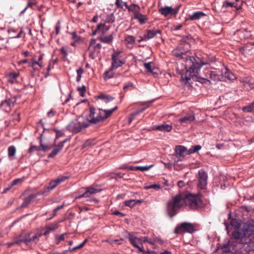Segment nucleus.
Masks as SVG:
<instances>
[{
	"label": "nucleus",
	"mask_w": 254,
	"mask_h": 254,
	"mask_svg": "<svg viewBox=\"0 0 254 254\" xmlns=\"http://www.w3.org/2000/svg\"><path fill=\"white\" fill-rule=\"evenodd\" d=\"M37 64H38L37 63V61L34 59H32V62L28 63V66L31 67L33 68L34 69H35L34 66L35 65H36Z\"/></svg>",
	"instance_id": "6e6d98bb"
},
{
	"label": "nucleus",
	"mask_w": 254,
	"mask_h": 254,
	"mask_svg": "<svg viewBox=\"0 0 254 254\" xmlns=\"http://www.w3.org/2000/svg\"><path fill=\"white\" fill-rule=\"evenodd\" d=\"M161 32V30L159 29H154L153 30H148L146 32V34L144 35V39L148 40L154 37L157 34H160Z\"/></svg>",
	"instance_id": "6ab92c4d"
},
{
	"label": "nucleus",
	"mask_w": 254,
	"mask_h": 254,
	"mask_svg": "<svg viewBox=\"0 0 254 254\" xmlns=\"http://www.w3.org/2000/svg\"><path fill=\"white\" fill-rule=\"evenodd\" d=\"M56 147L52 152L48 155V158H54L56 156L62 149L63 143H58L57 145L54 144Z\"/></svg>",
	"instance_id": "4be33fe9"
},
{
	"label": "nucleus",
	"mask_w": 254,
	"mask_h": 254,
	"mask_svg": "<svg viewBox=\"0 0 254 254\" xmlns=\"http://www.w3.org/2000/svg\"><path fill=\"white\" fill-rule=\"evenodd\" d=\"M106 20L109 23H113L115 21V18L113 16V15L111 14L110 15L108 16Z\"/></svg>",
	"instance_id": "5fc2aeb1"
},
{
	"label": "nucleus",
	"mask_w": 254,
	"mask_h": 254,
	"mask_svg": "<svg viewBox=\"0 0 254 254\" xmlns=\"http://www.w3.org/2000/svg\"><path fill=\"white\" fill-rule=\"evenodd\" d=\"M120 53H121L120 51L114 52V53L112 55V59H117V58H119L118 56Z\"/></svg>",
	"instance_id": "13d9d810"
},
{
	"label": "nucleus",
	"mask_w": 254,
	"mask_h": 254,
	"mask_svg": "<svg viewBox=\"0 0 254 254\" xmlns=\"http://www.w3.org/2000/svg\"><path fill=\"white\" fill-rule=\"evenodd\" d=\"M206 14L202 11H196L193 12L191 15H190L188 18V20H199L200 18L206 16Z\"/></svg>",
	"instance_id": "aec40b11"
},
{
	"label": "nucleus",
	"mask_w": 254,
	"mask_h": 254,
	"mask_svg": "<svg viewBox=\"0 0 254 254\" xmlns=\"http://www.w3.org/2000/svg\"><path fill=\"white\" fill-rule=\"evenodd\" d=\"M144 67L145 68L146 71L147 72H152L153 71L152 66L153 64L151 62H149L148 63H144L143 64Z\"/></svg>",
	"instance_id": "ea45409f"
},
{
	"label": "nucleus",
	"mask_w": 254,
	"mask_h": 254,
	"mask_svg": "<svg viewBox=\"0 0 254 254\" xmlns=\"http://www.w3.org/2000/svg\"><path fill=\"white\" fill-rule=\"evenodd\" d=\"M134 17L135 19H137L141 24H143L147 20V17L139 12V11H135L134 12Z\"/></svg>",
	"instance_id": "a878e982"
},
{
	"label": "nucleus",
	"mask_w": 254,
	"mask_h": 254,
	"mask_svg": "<svg viewBox=\"0 0 254 254\" xmlns=\"http://www.w3.org/2000/svg\"><path fill=\"white\" fill-rule=\"evenodd\" d=\"M224 76L230 80H234L236 78L235 75L231 72L228 68L225 69L224 73Z\"/></svg>",
	"instance_id": "72a5a7b5"
},
{
	"label": "nucleus",
	"mask_w": 254,
	"mask_h": 254,
	"mask_svg": "<svg viewBox=\"0 0 254 254\" xmlns=\"http://www.w3.org/2000/svg\"><path fill=\"white\" fill-rule=\"evenodd\" d=\"M144 189L146 190L151 189H155V190H158L160 189V185L158 184H153L150 186H145L144 187Z\"/></svg>",
	"instance_id": "c03bdc74"
},
{
	"label": "nucleus",
	"mask_w": 254,
	"mask_h": 254,
	"mask_svg": "<svg viewBox=\"0 0 254 254\" xmlns=\"http://www.w3.org/2000/svg\"><path fill=\"white\" fill-rule=\"evenodd\" d=\"M140 7L138 5L135 4H132L129 6L128 11H132L134 13L135 11H138Z\"/></svg>",
	"instance_id": "37998d69"
},
{
	"label": "nucleus",
	"mask_w": 254,
	"mask_h": 254,
	"mask_svg": "<svg viewBox=\"0 0 254 254\" xmlns=\"http://www.w3.org/2000/svg\"><path fill=\"white\" fill-rule=\"evenodd\" d=\"M28 63V59H24V60H21L20 61H19L18 62V64L19 65H21L23 64H25V63Z\"/></svg>",
	"instance_id": "774afa93"
},
{
	"label": "nucleus",
	"mask_w": 254,
	"mask_h": 254,
	"mask_svg": "<svg viewBox=\"0 0 254 254\" xmlns=\"http://www.w3.org/2000/svg\"><path fill=\"white\" fill-rule=\"evenodd\" d=\"M113 70H111V67H110V69H109V70L106 71L104 73V75L105 76V77L108 78H111L113 77V74L112 72V71Z\"/></svg>",
	"instance_id": "3c124183"
},
{
	"label": "nucleus",
	"mask_w": 254,
	"mask_h": 254,
	"mask_svg": "<svg viewBox=\"0 0 254 254\" xmlns=\"http://www.w3.org/2000/svg\"><path fill=\"white\" fill-rule=\"evenodd\" d=\"M244 233L242 241L250 243V249L254 250V221L246 222L244 225Z\"/></svg>",
	"instance_id": "20e7f679"
},
{
	"label": "nucleus",
	"mask_w": 254,
	"mask_h": 254,
	"mask_svg": "<svg viewBox=\"0 0 254 254\" xmlns=\"http://www.w3.org/2000/svg\"><path fill=\"white\" fill-rule=\"evenodd\" d=\"M237 246L236 241L233 240L229 241L227 244L224 245L221 248L222 253H234L236 250Z\"/></svg>",
	"instance_id": "4468645a"
},
{
	"label": "nucleus",
	"mask_w": 254,
	"mask_h": 254,
	"mask_svg": "<svg viewBox=\"0 0 254 254\" xmlns=\"http://www.w3.org/2000/svg\"><path fill=\"white\" fill-rule=\"evenodd\" d=\"M195 63H197L199 64V66L196 72H190V80L191 78L194 77L195 74L198 73L200 67L203 65L209 64L211 63V61L208 58L207 55H205V57H203L202 58H198L197 60L195 58Z\"/></svg>",
	"instance_id": "f8f14e48"
},
{
	"label": "nucleus",
	"mask_w": 254,
	"mask_h": 254,
	"mask_svg": "<svg viewBox=\"0 0 254 254\" xmlns=\"http://www.w3.org/2000/svg\"><path fill=\"white\" fill-rule=\"evenodd\" d=\"M135 38L131 35H127L125 38V41L127 44L133 45L134 44Z\"/></svg>",
	"instance_id": "e433bc0d"
},
{
	"label": "nucleus",
	"mask_w": 254,
	"mask_h": 254,
	"mask_svg": "<svg viewBox=\"0 0 254 254\" xmlns=\"http://www.w3.org/2000/svg\"><path fill=\"white\" fill-rule=\"evenodd\" d=\"M96 40L95 39H91L90 42V45L88 48V50L90 51L89 56L90 57H92V58H93L92 57L93 52L90 51L91 47H93L94 49H97L99 50H100L102 48V45L99 43L96 44Z\"/></svg>",
	"instance_id": "5701e85b"
},
{
	"label": "nucleus",
	"mask_w": 254,
	"mask_h": 254,
	"mask_svg": "<svg viewBox=\"0 0 254 254\" xmlns=\"http://www.w3.org/2000/svg\"><path fill=\"white\" fill-rule=\"evenodd\" d=\"M56 183L54 180L51 181L49 184V186L47 188L48 190H53L57 187Z\"/></svg>",
	"instance_id": "a18cd8bd"
},
{
	"label": "nucleus",
	"mask_w": 254,
	"mask_h": 254,
	"mask_svg": "<svg viewBox=\"0 0 254 254\" xmlns=\"http://www.w3.org/2000/svg\"><path fill=\"white\" fill-rule=\"evenodd\" d=\"M105 27V25L104 24H99L97 25V29L94 31L92 33V35L94 36L96 34L98 30H99L101 29V27Z\"/></svg>",
	"instance_id": "864d4df0"
},
{
	"label": "nucleus",
	"mask_w": 254,
	"mask_h": 254,
	"mask_svg": "<svg viewBox=\"0 0 254 254\" xmlns=\"http://www.w3.org/2000/svg\"><path fill=\"white\" fill-rule=\"evenodd\" d=\"M207 173L203 170L199 171L197 184L198 188L201 190L205 189L207 185Z\"/></svg>",
	"instance_id": "9b49d317"
},
{
	"label": "nucleus",
	"mask_w": 254,
	"mask_h": 254,
	"mask_svg": "<svg viewBox=\"0 0 254 254\" xmlns=\"http://www.w3.org/2000/svg\"><path fill=\"white\" fill-rule=\"evenodd\" d=\"M16 154V148L14 146H10L8 148V155L10 159L12 160Z\"/></svg>",
	"instance_id": "473e14b6"
},
{
	"label": "nucleus",
	"mask_w": 254,
	"mask_h": 254,
	"mask_svg": "<svg viewBox=\"0 0 254 254\" xmlns=\"http://www.w3.org/2000/svg\"><path fill=\"white\" fill-rule=\"evenodd\" d=\"M12 104L11 100L10 99H6L1 103L2 107L8 106L10 107Z\"/></svg>",
	"instance_id": "49530a36"
},
{
	"label": "nucleus",
	"mask_w": 254,
	"mask_h": 254,
	"mask_svg": "<svg viewBox=\"0 0 254 254\" xmlns=\"http://www.w3.org/2000/svg\"><path fill=\"white\" fill-rule=\"evenodd\" d=\"M39 123L41 125L43 128V132L40 134V135L39 137V139H40V147H39V146H35V145H33V146H31L30 147V148H29V153H32V152L34 151H40V150H42V151H45L47 150H49L51 148V146H49L48 145H45V144H43L42 143V137L43 136V133L46 131L47 130V131H49V130H46L44 127V123H43L42 122V120H40V121L39 122Z\"/></svg>",
	"instance_id": "1a4fd4ad"
},
{
	"label": "nucleus",
	"mask_w": 254,
	"mask_h": 254,
	"mask_svg": "<svg viewBox=\"0 0 254 254\" xmlns=\"http://www.w3.org/2000/svg\"><path fill=\"white\" fill-rule=\"evenodd\" d=\"M55 115V112L53 110H51L50 111H49L47 113V116L49 117H53Z\"/></svg>",
	"instance_id": "338daca9"
},
{
	"label": "nucleus",
	"mask_w": 254,
	"mask_h": 254,
	"mask_svg": "<svg viewBox=\"0 0 254 254\" xmlns=\"http://www.w3.org/2000/svg\"><path fill=\"white\" fill-rule=\"evenodd\" d=\"M149 104H147L145 106L143 105L142 109L132 114L129 118V123H130L136 116L143 112L147 108L149 107Z\"/></svg>",
	"instance_id": "2f4dec72"
},
{
	"label": "nucleus",
	"mask_w": 254,
	"mask_h": 254,
	"mask_svg": "<svg viewBox=\"0 0 254 254\" xmlns=\"http://www.w3.org/2000/svg\"><path fill=\"white\" fill-rule=\"evenodd\" d=\"M67 235V234L66 233H64L60 235H56V239L57 244H59L60 242L64 241L65 239V236Z\"/></svg>",
	"instance_id": "58836bf2"
},
{
	"label": "nucleus",
	"mask_w": 254,
	"mask_h": 254,
	"mask_svg": "<svg viewBox=\"0 0 254 254\" xmlns=\"http://www.w3.org/2000/svg\"><path fill=\"white\" fill-rule=\"evenodd\" d=\"M97 98L99 99L102 100L104 101L106 103H107L112 100H113L114 98L111 96L109 95H106L104 94H100L98 96Z\"/></svg>",
	"instance_id": "7c9ffc66"
},
{
	"label": "nucleus",
	"mask_w": 254,
	"mask_h": 254,
	"mask_svg": "<svg viewBox=\"0 0 254 254\" xmlns=\"http://www.w3.org/2000/svg\"><path fill=\"white\" fill-rule=\"evenodd\" d=\"M58 228V223L49 224L45 228V231L43 233V229H38L33 232H22L17 237L14 239V243L21 244L23 243L26 246L31 247L36 245L39 241L40 238L44 235L47 236L51 232L53 231Z\"/></svg>",
	"instance_id": "f03ea898"
},
{
	"label": "nucleus",
	"mask_w": 254,
	"mask_h": 254,
	"mask_svg": "<svg viewBox=\"0 0 254 254\" xmlns=\"http://www.w3.org/2000/svg\"><path fill=\"white\" fill-rule=\"evenodd\" d=\"M36 197V195L35 194H30L28 196L26 197L24 199V201L21 204L22 207H27L31 202Z\"/></svg>",
	"instance_id": "393cba45"
},
{
	"label": "nucleus",
	"mask_w": 254,
	"mask_h": 254,
	"mask_svg": "<svg viewBox=\"0 0 254 254\" xmlns=\"http://www.w3.org/2000/svg\"><path fill=\"white\" fill-rule=\"evenodd\" d=\"M54 131L56 132V139H58V138H59L61 136H62L64 135V133L60 131H57L56 129H55Z\"/></svg>",
	"instance_id": "052dcab7"
},
{
	"label": "nucleus",
	"mask_w": 254,
	"mask_h": 254,
	"mask_svg": "<svg viewBox=\"0 0 254 254\" xmlns=\"http://www.w3.org/2000/svg\"><path fill=\"white\" fill-rule=\"evenodd\" d=\"M114 37L111 34L109 36H105L100 37L99 40L104 43L110 44L113 40Z\"/></svg>",
	"instance_id": "cd10ccee"
},
{
	"label": "nucleus",
	"mask_w": 254,
	"mask_h": 254,
	"mask_svg": "<svg viewBox=\"0 0 254 254\" xmlns=\"http://www.w3.org/2000/svg\"><path fill=\"white\" fill-rule=\"evenodd\" d=\"M85 191L81 195L78 196L76 197V199H79L82 197H85L87 198L86 201H96L97 202V200L93 198H90V195L92 194H95L97 193L99 191L93 188V187H88L85 188Z\"/></svg>",
	"instance_id": "ddd939ff"
},
{
	"label": "nucleus",
	"mask_w": 254,
	"mask_h": 254,
	"mask_svg": "<svg viewBox=\"0 0 254 254\" xmlns=\"http://www.w3.org/2000/svg\"><path fill=\"white\" fill-rule=\"evenodd\" d=\"M89 126V122H86L82 117H78L73 120L68 124L67 128L73 133H77Z\"/></svg>",
	"instance_id": "39448f33"
},
{
	"label": "nucleus",
	"mask_w": 254,
	"mask_h": 254,
	"mask_svg": "<svg viewBox=\"0 0 254 254\" xmlns=\"http://www.w3.org/2000/svg\"><path fill=\"white\" fill-rule=\"evenodd\" d=\"M68 178L67 176H59L57 179L54 180L56 183L57 186L59 185L61 183L64 182Z\"/></svg>",
	"instance_id": "c9c22d12"
},
{
	"label": "nucleus",
	"mask_w": 254,
	"mask_h": 254,
	"mask_svg": "<svg viewBox=\"0 0 254 254\" xmlns=\"http://www.w3.org/2000/svg\"><path fill=\"white\" fill-rule=\"evenodd\" d=\"M86 122H89V125L91 124H96L99 122H102V118L101 117L100 109L97 112L93 106H90V114Z\"/></svg>",
	"instance_id": "6e6552de"
},
{
	"label": "nucleus",
	"mask_w": 254,
	"mask_h": 254,
	"mask_svg": "<svg viewBox=\"0 0 254 254\" xmlns=\"http://www.w3.org/2000/svg\"><path fill=\"white\" fill-rule=\"evenodd\" d=\"M178 8H173L171 7L165 6L159 9V12L165 16L168 15H176L178 12Z\"/></svg>",
	"instance_id": "dca6fc26"
},
{
	"label": "nucleus",
	"mask_w": 254,
	"mask_h": 254,
	"mask_svg": "<svg viewBox=\"0 0 254 254\" xmlns=\"http://www.w3.org/2000/svg\"><path fill=\"white\" fill-rule=\"evenodd\" d=\"M128 239L131 245L134 247L137 248L140 252H145V251L139 246V244H142V239L141 238H137L132 235H129Z\"/></svg>",
	"instance_id": "2eb2a0df"
},
{
	"label": "nucleus",
	"mask_w": 254,
	"mask_h": 254,
	"mask_svg": "<svg viewBox=\"0 0 254 254\" xmlns=\"http://www.w3.org/2000/svg\"><path fill=\"white\" fill-rule=\"evenodd\" d=\"M94 144V141L91 139L87 140L83 144L82 148H85L87 146H91Z\"/></svg>",
	"instance_id": "de8ad7c7"
},
{
	"label": "nucleus",
	"mask_w": 254,
	"mask_h": 254,
	"mask_svg": "<svg viewBox=\"0 0 254 254\" xmlns=\"http://www.w3.org/2000/svg\"><path fill=\"white\" fill-rule=\"evenodd\" d=\"M173 54L174 56L181 59H184V66L186 69V73L181 75L182 80L186 81V83H189L190 80V72H196L199 66L197 63H195V58L193 56H190L178 49L173 51Z\"/></svg>",
	"instance_id": "7ed1b4c3"
},
{
	"label": "nucleus",
	"mask_w": 254,
	"mask_h": 254,
	"mask_svg": "<svg viewBox=\"0 0 254 254\" xmlns=\"http://www.w3.org/2000/svg\"><path fill=\"white\" fill-rule=\"evenodd\" d=\"M228 6L236 7V6L234 5V3L225 1L222 6L221 10L225 12L226 10V8Z\"/></svg>",
	"instance_id": "4c0bfd02"
},
{
	"label": "nucleus",
	"mask_w": 254,
	"mask_h": 254,
	"mask_svg": "<svg viewBox=\"0 0 254 254\" xmlns=\"http://www.w3.org/2000/svg\"><path fill=\"white\" fill-rule=\"evenodd\" d=\"M141 201L140 200H136V199H130L128 200H126L124 202V204L126 206H129L130 207H132L135 206V205L137 203H140Z\"/></svg>",
	"instance_id": "c85d7f7f"
},
{
	"label": "nucleus",
	"mask_w": 254,
	"mask_h": 254,
	"mask_svg": "<svg viewBox=\"0 0 254 254\" xmlns=\"http://www.w3.org/2000/svg\"><path fill=\"white\" fill-rule=\"evenodd\" d=\"M195 231L193 224L189 222H183L177 225L174 229V233L179 234L183 233H192Z\"/></svg>",
	"instance_id": "0eeeda50"
},
{
	"label": "nucleus",
	"mask_w": 254,
	"mask_h": 254,
	"mask_svg": "<svg viewBox=\"0 0 254 254\" xmlns=\"http://www.w3.org/2000/svg\"><path fill=\"white\" fill-rule=\"evenodd\" d=\"M244 112L249 113L253 112L254 111V101L251 104L244 107L242 109Z\"/></svg>",
	"instance_id": "f704fd0d"
},
{
	"label": "nucleus",
	"mask_w": 254,
	"mask_h": 254,
	"mask_svg": "<svg viewBox=\"0 0 254 254\" xmlns=\"http://www.w3.org/2000/svg\"><path fill=\"white\" fill-rule=\"evenodd\" d=\"M77 75L81 76L82 74L83 73L84 70L81 67L78 68L77 70Z\"/></svg>",
	"instance_id": "0e129e2a"
},
{
	"label": "nucleus",
	"mask_w": 254,
	"mask_h": 254,
	"mask_svg": "<svg viewBox=\"0 0 254 254\" xmlns=\"http://www.w3.org/2000/svg\"><path fill=\"white\" fill-rule=\"evenodd\" d=\"M117 106H115L114 108L111 110H103L100 109V113L101 114V117L102 118V121L111 116L113 113L117 110Z\"/></svg>",
	"instance_id": "a211bd4d"
},
{
	"label": "nucleus",
	"mask_w": 254,
	"mask_h": 254,
	"mask_svg": "<svg viewBox=\"0 0 254 254\" xmlns=\"http://www.w3.org/2000/svg\"><path fill=\"white\" fill-rule=\"evenodd\" d=\"M72 39L75 42H78L80 38L77 35L76 32H73L71 33Z\"/></svg>",
	"instance_id": "603ef678"
},
{
	"label": "nucleus",
	"mask_w": 254,
	"mask_h": 254,
	"mask_svg": "<svg viewBox=\"0 0 254 254\" xmlns=\"http://www.w3.org/2000/svg\"><path fill=\"white\" fill-rule=\"evenodd\" d=\"M246 223H244L240 224L237 220H233L231 222V225L234 227L235 230L232 233V237L236 241L239 242L241 244L247 245L250 248V243H244L242 241L244 232V225Z\"/></svg>",
	"instance_id": "423d86ee"
},
{
	"label": "nucleus",
	"mask_w": 254,
	"mask_h": 254,
	"mask_svg": "<svg viewBox=\"0 0 254 254\" xmlns=\"http://www.w3.org/2000/svg\"><path fill=\"white\" fill-rule=\"evenodd\" d=\"M22 180L21 179H16L13 180L11 184V186H14L17 185L18 183L22 182Z\"/></svg>",
	"instance_id": "4d7b16f0"
},
{
	"label": "nucleus",
	"mask_w": 254,
	"mask_h": 254,
	"mask_svg": "<svg viewBox=\"0 0 254 254\" xmlns=\"http://www.w3.org/2000/svg\"><path fill=\"white\" fill-rule=\"evenodd\" d=\"M112 63L111 66V70H114V69L121 67L125 63L124 62L119 58H117V59H112Z\"/></svg>",
	"instance_id": "b1692460"
},
{
	"label": "nucleus",
	"mask_w": 254,
	"mask_h": 254,
	"mask_svg": "<svg viewBox=\"0 0 254 254\" xmlns=\"http://www.w3.org/2000/svg\"><path fill=\"white\" fill-rule=\"evenodd\" d=\"M195 120V117L192 114H189L179 119L181 124H190Z\"/></svg>",
	"instance_id": "412c9836"
},
{
	"label": "nucleus",
	"mask_w": 254,
	"mask_h": 254,
	"mask_svg": "<svg viewBox=\"0 0 254 254\" xmlns=\"http://www.w3.org/2000/svg\"><path fill=\"white\" fill-rule=\"evenodd\" d=\"M209 70L208 69H205L204 71H203V73H204V77H197L196 76V74H195V75L194 76V77L193 78H191L192 79H195V78H197V80L199 82H201L202 83H205L206 82H208V78H209V75L208 74V73H206V70Z\"/></svg>",
	"instance_id": "bb28decb"
},
{
	"label": "nucleus",
	"mask_w": 254,
	"mask_h": 254,
	"mask_svg": "<svg viewBox=\"0 0 254 254\" xmlns=\"http://www.w3.org/2000/svg\"><path fill=\"white\" fill-rule=\"evenodd\" d=\"M60 51H61V54L64 55V57H66L67 56V51H66V48H65L64 47H62Z\"/></svg>",
	"instance_id": "680f3d73"
},
{
	"label": "nucleus",
	"mask_w": 254,
	"mask_h": 254,
	"mask_svg": "<svg viewBox=\"0 0 254 254\" xmlns=\"http://www.w3.org/2000/svg\"><path fill=\"white\" fill-rule=\"evenodd\" d=\"M195 151L194 150L193 146H192L191 148L189 149L188 150H187L186 154H191L192 153H194Z\"/></svg>",
	"instance_id": "69168bd1"
},
{
	"label": "nucleus",
	"mask_w": 254,
	"mask_h": 254,
	"mask_svg": "<svg viewBox=\"0 0 254 254\" xmlns=\"http://www.w3.org/2000/svg\"><path fill=\"white\" fill-rule=\"evenodd\" d=\"M122 239H120V240H118V239H107V240H106L105 241V242H108L109 243V244H114V243H117L119 245H120L121 243H119V241H122Z\"/></svg>",
	"instance_id": "09e8293b"
},
{
	"label": "nucleus",
	"mask_w": 254,
	"mask_h": 254,
	"mask_svg": "<svg viewBox=\"0 0 254 254\" xmlns=\"http://www.w3.org/2000/svg\"><path fill=\"white\" fill-rule=\"evenodd\" d=\"M184 204L193 210H197L202 205L200 195L180 193L174 196L167 204V211L170 217L176 215Z\"/></svg>",
	"instance_id": "f257e3e1"
},
{
	"label": "nucleus",
	"mask_w": 254,
	"mask_h": 254,
	"mask_svg": "<svg viewBox=\"0 0 254 254\" xmlns=\"http://www.w3.org/2000/svg\"><path fill=\"white\" fill-rule=\"evenodd\" d=\"M187 151L186 147L183 145H177L175 147V153L174 155L175 157V162L178 163L182 161L185 156V153Z\"/></svg>",
	"instance_id": "9d476101"
},
{
	"label": "nucleus",
	"mask_w": 254,
	"mask_h": 254,
	"mask_svg": "<svg viewBox=\"0 0 254 254\" xmlns=\"http://www.w3.org/2000/svg\"><path fill=\"white\" fill-rule=\"evenodd\" d=\"M206 73H208L209 75L208 82L209 81V79H211L213 81H216L219 79L218 75L216 74L215 71L207 70Z\"/></svg>",
	"instance_id": "c756f323"
},
{
	"label": "nucleus",
	"mask_w": 254,
	"mask_h": 254,
	"mask_svg": "<svg viewBox=\"0 0 254 254\" xmlns=\"http://www.w3.org/2000/svg\"><path fill=\"white\" fill-rule=\"evenodd\" d=\"M78 90L79 92L80 96L82 97H84L86 91L85 86L83 85L81 87H79L78 88Z\"/></svg>",
	"instance_id": "8fccbe9b"
},
{
	"label": "nucleus",
	"mask_w": 254,
	"mask_h": 254,
	"mask_svg": "<svg viewBox=\"0 0 254 254\" xmlns=\"http://www.w3.org/2000/svg\"><path fill=\"white\" fill-rule=\"evenodd\" d=\"M19 76V74L17 73L13 72L9 74V77L8 81L9 82L13 83L14 82V80L16 79V78Z\"/></svg>",
	"instance_id": "a19ab883"
},
{
	"label": "nucleus",
	"mask_w": 254,
	"mask_h": 254,
	"mask_svg": "<svg viewBox=\"0 0 254 254\" xmlns=\"http://www.w3.org/2000/svg\"><path fill=\"white\" fill-rule=\"evenodd\" d=\"M152 129L163 132H170L172 129V126L171 125L164 124L154 126L152 127Z\"/></svg>",
	"instance_id": "f3484780"
},
{
	"label": "nucleus",
	"mask_w": 254,
	"mask_h": 254,
	"mask_svg": "<svg viewBox=\"0 0 254 254\" xmlns=\"http://www.w3.org/2000/svg\"><path fill=\"white\" fill-rule=\"evenodd\" d=\"M152 166L153 165L148 166H136V169L137 170H140L142 172H144L149 170Z\"/></svg>",
	"instance_id": "79ce46f5"
},
{
	"label": "nucleus",
	"mask_w": 254,
	"mask_h": 254,
	"mask_svg": "<svg viewBox=\"0 0 254 254\" xmlns=\"http://www.w3.org/2000/svg\"><path fill=\"white\" fill-rule=\"evenodd\" d=\"M86 242H87V240L85 239L81 244H80V245H79L77 246L74 247L75 251L76 250L80 249L82 248L85 245Z\"/></svg>",
	"instance_id": "bf43d9fd"
},
{
	"label": "nucleus",
	"mask_w": 254,
	"mask_h": 254,
	"mask_svg": "<svg viewBox=\"0 0 254 254\" xmlns=\"http://www.w3.org/2000/svg\"><path fill=\"white\" fill-rule=\"evenodd\" d=\"M35 0H30L28 1L27 6L32 7V6L36 4Z\"/></svg>",
	"instance_id": "e2e57ef3"
}]
</instances>
